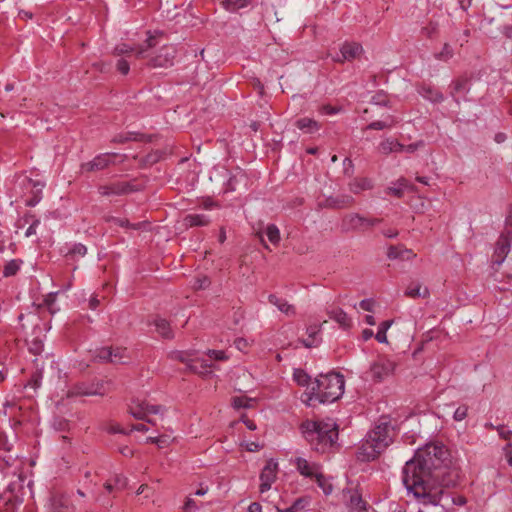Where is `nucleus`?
<instances>
[{"mask_svg": "<svg viewBox=\"0 0 512 512\" xmlns=\"http://www.w3.org/2000/svg\"><path fill=\"white\" fill-rule=\"evenodd\" d=\"M363 53L364 49L361 43L346 40L340 45L339 52L330 54V57L334 63L344 64L356 60Z\"/></svg>", "mask_w": 512, "mask_h": 512, "instance_id": "6", "label": "nucleus"}, {"mask_svg": "<svg viewBox=\"0 0 512 512\" xmlns=\"http://www.w3.org/2000/svg\"><path fill=\"white\" fill-rule=\"evenodd\" d=\"M153 138L154 135L128 131L116 134L111 141L115 144H124L130 141L150 143L153 141Z\"/></svg>", "mask_w": 512, "mask_h": 512, "instance_id": "20", "label": "nucleus"}, {"mask_svg": "<svg viewBox=\"0 0 512 512\" xmlns=\"http://www.w3.org/2000/svg\"><path fill=\"white\" fill-rule=\"evenodd\" d=\"M341 111V108L340 107H336V106H332L330 104H325V105H322L320 108H319V112L322 114V115H336L338 114L339 112Z\"/></svg>", "mask_w": 512, "mask_h": 512, "instance_id": "56", "label": "nucleus"}, {"mask_svg": "<svg viewBox=\"0 0 512 512\" xmlns=\"http://www.w3.org/2000/svg\"><path fill=\"white\" fill-rule=\"evenodd\" d=\"M228 178L224 183V193L234 192L238 184L246 179V174L241 168H237L235 172L227 171Z\"/></svg>", "mask_w": 512, "mask_h": 512, "instance_id": "24", "label": "nucleus"}, {"mask_svg": "<svg viewBox=\"0 0 512 512\" xmlns=\"http://www.w3.org/2000/svg\"><path fill=\"white\" fill-rule=\"evenodd\" d=\"M327 201L329 202L330 206L334 208H344L353 202V198L349 196H342L340 198H329Z\"/></svg>", "mask_w": 512, "mask_h": 512, "instance_id": "50", "label": "nucleus"}, {"mask_svg": "<svg viewBox=\"0 0 512 512\" xmlns=\"http://www.w3.org/2000/svg\"><path fill=\"white\" fill-rule=\"evenodd\" d=\"M347 494L349 496L347 500V506L351 512H365L366 511V503L363 501L361 495L355 490H348Z\"/></svg>", "mask_w": 512, "mask_h": 512, "instance_id": "27", "label": "nucleus"}, {"mask_svg": "<svg viewBox=\"0 0 512 512\" xmlns=\"http://www.w3.org/2000/svg\"><path fill=\"white\" fill-rule=\"evenodd\" d=\"M459 477L449 450L441 443L426 444L403 468V483L421 505L418 512H442L444 489L456 486Z\"/></svg>", "mask_w": 512, "mask_h": 512, "instance_id": "1", "label": "nucleus"}, {"mask_svg": "<svg viewBox=\"0 0 512 512\" xmlns=\"http://www.w3.org/2000/svg\"><path fill=\"white\" fill-rule=\"evenodd\" d=\"M23 263H24L23 260L18 259V258L11 259L10 261H8L4 265L3 270H2L3 277L9 278V277L15 276L20 271Z\"/></svg>", "mask_w": 512, "mask_h": 512, "instance_id": "36", "label": "nucleus"}, {"mask_svg": "<svg viewBox=\"0 0 512 512\" xmlns=\"http://www.w3.org/2000/svg\"><path fill=\"white\" fill-rule=\"evenodd\" d=\"M23 186L26 189H30V195L25 199V206L35 207L42 200V190L45 184L38 180L25 178Z\"/></svg>", "mask_w": 512, "mask_h": 512, "instance_id": "17", "label": "nucleus"}, {"mask_svg": "<svg viewBox=\"0 0 512 512\" xmlns=\"http://www.w3.org/2000/svg\"><path fill=\"white\" fill-rule=\"evenodd\" d=\"M388 127H390V124H388L387 122L377 120V121H373V122L369 123L367 125L366 129L367 130H383Z\"/></svg>", "mask_w": 512, "mask_h": 512, "instance_id": "60", "label": "nucleus"}, {"mask_svg": "<svg viewBox=\"0 0 512 512\" xmlns=\"http://www.w3.org/2000/svg\"><path fill=\"white\" fill-rule=\"evenodd\" d=\"M154 326L156 331L165 339H172L174 337V333L171 329L170 323L161 317H156L154 319Z\"/></svg>", "mask_w": 512, "mask_h": 512, "instance_id": "33", "label": "nucleus"}, {"mask_svg": "<svg viewBox=\"0 0 512 512\" xmlns=\"http://www.w3.org/2000/svg\"><path fill=\"white\" fill-rule=\"evenodd\" d=\"M116 70L121 75H127L130 71V63L126 59L120 58L116 62Z\"/></svg>", "mask_w": 512, "mask_h": 512, "instance_id": "54", "label": "nucleus"}, {"mask_svg": "<svg viewBox=\"0 0 512 512\" xmlns=\"http://www.w3.org/2000/svg\"><path fill=\"white\" fill-rule=\"evenodd\" d=\"M308 504V500L304 497L296 499L293 504L291 505L292 509L295 512H299L305 508V506Z\"/></svg>", "mask_w": 512, "mask_h": 512, "instance_id": "61", "label": "nucleus"}, {"mask_svg": "<svg viewBox=\"0 0 512 512\" xmlns=\"http://www.w3.org/2000/svg\"><path fill=\"white\" fill-rule=\"evenodd\" d=\"M177 56V49L174 45H163L157 52L150 57L147 66L151 68H169L174 65Z\"/></svg>", "mask_w": 512, "mask_h": 512, "instance_id": "8", "label": "nucleus"}, {"mask_svg": "<svg viewBox=\"0 0 512 512\" xmlns=\"http://www.w3.org/2000/svg\"><path fill=\"white\" fill-rule=\"evenodd\" d=\"M392 323H393L392 320H385L379 324L377 333L375 335V339L379 343H387L388 342L386 333H387V330L391 327Z\"/></svg>", "mask_w": 512, "mask_h": 512, "instance_id": "44", "label": "nucleus"}, {"mask_svg": "<svg viewBox=\"0 0 512 512\" xmlns=\"http://www.w3.org/2000/svg\"><path fill=\"white\" fill-rule=\"evenodd\" d=\"M134 50H135L134 47H132L131 45L126 44V43H120L114 47L113 54L116 56H121L124 54H129V53L133 52Z\"/></svg>", "mask_w": 512, "mask_h": 512, "instance_id": "53", "label": "nucleus"}, {"mask_svg": "<svg viewBox=\"0 0 512 512\" xmlns=\"http://www.w3.org/2000/svg\"><path fill=\"white\" fill-rule=\"evenodd\" d=\"M296 468L299 473L305 477H315L320 471V466L316 463H309L302 457H297L295 460Z\"/></svg>", "mask_w": 512, "mask_h": 512, "instance_id": "26", "label": "nucleus"}, {"mask_svg": "<svg viewBox=\"0 0 512 512\" xmlns=\"http://www.w3.org/2000/svg\"><path fill=\"white\" fill-rule=\"evenodd\" d=\"M211 219L205 214H188L184 218L187 227H204L209 225Z\"/></svg>", "mask_w": 512, "mask_h": 512, "instance_id": "31", "label": "nucleus"}, {"mask_svg": "<svg viewBox=\"0 0 512 512\" xmlns=\"http://www.w3.org/2000/svg\"><path fill=\"white\" fill-rule=\"evenodd\" d=\"M265 235L267 236L269 241L274 245H277L280 242L279 228L273 223L267 225L265 229Z\"/></svg>", "mask_w": 512, "mask_h": 512, "instance_id": "45", "label": "nucleus"}, {"mask_svg": "<svg viewBox=\"0 0 512 512\" xmlns=\"http://www.w3.org/2000/svg\"><path fill=\"white\" fill-rule=\"evenodd\" d=\"M42 374L40 372H35L31 375L28 385L34 389H37L41 386Z\"/></svg>", "mask_w": 512, "mask_h": 512, "instance_id": "59", "label": "nucleus"}, {"mask_svg": "<svg viewBox=\"0 0 512 512\" xmlns=\"http://www.w3.org/2000/svg\"><path fill=\"white\" fill-rule=\"evenodd\" d=\"M327 419H307L300 426L312 449L320 453H325L338 439L337 424L332 418Z\"/></svg>", "mask_w": 512, "mask_h": 512, "instance_id": "3", "label": "nucleus"}, {"mask_svg": "<svg viewBox=\"0 0 512 512\" xmlns=\"http://www.w3.org/2000/svg\"><path fill=\"white\" fill-rule=\"evenodd\" d=\"M294 126L305 134L317 133L322 125L313 118L302 117L295 121Z\"/></svg>", "mask_w": 512, "mask_h": 512, "instance_id": "25", "label": "nucleus"}, {"mask_svg": "<svg viewBox=\"0 0 512 512\" xmlns=\"http://www.w3.org/2000/svg\"><path fill=\"white\" fill-rule=\"evenodd\" d=\"M416 92L426 101L432 104H441L445 100L444 94L434 85L428 82H419L415 86Z\"/></svg>", "mask_w": 512, "mask_h": 512, "instance_id": "15", "label": "nucleus"}, {"mask_svg": "<svg viewBox=\"0 0 512 512\" xmlns=\"http://www.w3.org/2000/svg\"><path fill=\"white\" fill-rule=\"evenodd\" d=\"M386 256L389 260L410 261L416 257L413 250L405 247L404 244L389 245Z\"/></svg>", "mask_w": 512, "mask_h": 512, "instance_id": "21", "label": "nucleus"}, {"mask_svg": "<svg viewBox=\"0 0 512 512\" xmlns=\"http://www.w3.org/2000/svg\"><path fill=\"white\" fill-rule=\"evenodd\" d=\"M404 144L391 139H386L380 143V149L384 154L392 152H403Z\"/></svg>", "mask_w": 512, "mask_h": 512, "instance_id": "39", "label": "nucleus"}, {"mask_svg": "<svg viewBox=\"0 0 512 512\" xmlns=\"http://www.w3.org/2000/svg\"><path fill=\"white\" fill-rule=\"evenodd\" d=\"M371 104L377 105L380 107H390V101L387 97V94L383 90L377 91L372 97H371Z\"/></svg>", "mask_w": 512, "mask_h": 512, "instance_id": "46", "label": "nucleus"}, {"mask_svg": "<svg viewBox=\"0 0 512 512\" xmlns=\"http://www.w3.org/2000/svg\"><path fill=\"white\" fill-rule=\"evenodd\" d=\"M315 480L318 486L323 490L325 495H329L332 493V484L328 481V479H326V477L320 471L316 474Z\"/></svg>", "mask_w": 512, "mask_h": 512, "instance_id": "49", "label": "nucleus"}, {"mask_svg": "<svg viewBox=\"0 0 512 512\" xmlns=\"http://www.w3.org/2000/svg\"><path fill=\"white\" fill-rule=\"evenodd\" d=\"M60 291L50 292L45 295L42 303L39 304V308L46 309L51 315L56 314L60 311V307L56 303V299Z\"/></svg>", "mask_w": 512, "mask_h": 512, "instance_id": "30", "label": "nucleus"}, {"mask_svg": "<svg viewBox=\"0 0 512 512\" xmlns=\"http://www.w3.org/2000/svg\"><path fill=\"white\" fill-rule=\"evenodd\" d=\"M106 221L112 222L119 227L126 228V229H132V230H140L144 224L143 222L131 223L126 218H119V217H115V216L108 217L106 219Z\"/></svg>", "mask_w": 512, "mask_h": 512, "instance_id": "38", "label": "nucleus"}, {"mask_svg": "<svg viewBox=\"0 0 512 512\" xmlns=\"http://www.w3.org/2000/svg\"><path fill=\"white\" fill-rule=\"evenodd\" d=\"M383 445L372 441L368 435L363 439L355 452V458L358 462L366 463L378 459L384 452Z\"/></svg>", "mask_w": 512, "mask_h": 512, "instance_id": "7", "label": "nucleus"}, {"mask_svg": "<svg viewBox=\"0 0 512 512\" xmlns=\"http://www.w3.org/2000/svg\"><path fill=\"white\" fill-rule=\"evenodd\" d=\"M52 426L56 431H66L71 429L70 421L66 418H54Z\"/></svg>", "mask_w": 512, "mask_h": 512, "instance_id": "52", "label": "nucleus"}, {"mask_svg": "<svg viewBox=\"0 0 512 512\" xmlns=\"http://www.w3.org/2000/svg\"><path fill=\"white\" fill-rule=\"evenodd\" d=\"M95 359L103 363L125 364L129 356L127 349L122 347H101L95 351Z\"/></svg>", "mask_w": 512, "mask_h": 512, "instance_id": "10", "label": "nucleus"}, {"mask_svg": "<svg viewBox=\"0 0 512 512\" xmlns=\"http://www.w3.org/2000/svg\"><path fill=\"white\" fill-rule=\"evenodd\" d=\"M111 385L110 381L102 379L78 382L69 388L67 396H103L110 391Z\"/></svg>", "mask_w": 512, "mask_h": 512, "instance_id": "4", "label": "nucleus"}, {"mask_svg": "<svg viewBox=\"0 0 512 512\" xmlns=\"http://www.w3.org/2000/svg\"><path fill=\"white\" fill-rule=\"evenodd\" d=\"M278 463L273 459L267 461L265 467L260 474V492L264 493L271 488L272 483L276 480Z\"/></svg>", "mask_w": 512, "mask_h": 512, "instance_id": "19", "label": "nucleus"}, {"mask_svg": "<svg viewBox=\"0 0 512 512\" xmlns=\"http://www.w3.org/2000/svg\"><path fill=\"white\" fill-rule=\"evenodd\" d=\"M359 307L365 311L372 312L374 308V300L370 298L363 299L360 301Z\"/></svg>", "mask_w": 512, "mask_h": 512, "instance_id": "64", "label": "nucleus"}, {"mask_svg": "<svg viewBox=\"0 0 512 512\" xmlns=\"http://www.w3.org/2000/svg\"><path fill=\"white\" fill-rule=\"evenodd\" d=\"M341 229L344 232L364 233L368 230L366 216L359 213H350L343 217Z\"/></svg>", "mask_w": 512, "mask_h": 512, "instance_id": "13", "label": "nucleus"}, {"mask_svg": "<svg viewBox=\"0 0 512 512\" xmlns=\"http://www.w3.org/2000/svg\"><path fill=\"white\" fill-rule=\"evenodd\" d=\"M207 355L211 359L216 360V361H224V360L228 359V356L226 355V353L223 350L209 349L207 351Z\"/></svg>", "mask_w": 512, "mask_h": 512, "instance_id": "55", "label": "nucleus"}, {"mask_svg": "<svg viewBox=\"0 0 512 512\" xmlns=\"http://www.w3.org/2000/svg\"><path fill=\"white\" fill-rule=\"evenodd\" d=\"M344 376L338 372L321 374L311 383L310 391L303 393L302 401L310 407L337 401L344 393Z\"/></svg>", "mask_w": 512, "mask_h": 512, "instance_id": "2", "label": "nucleus"}, {"mask_svg": "<svg viewBox=\"0 0 512 512\" xmlns=\"http://www.w3.org/2000/svg\"><path fill=\"white\" fill-rule=\"evenodd\" d=\"M268 301L272 305H275L281 312L285 313L286 315L296 314V310L293 305L289 304L285 299L279 298L275 294H270L268 296Z\"/></svg>", "mask_w": 512, "mask_h": 512, "instance_id": "29", "label": "nucleus"}, {"mask_svg": "<svg viewBox=\"0 0 512 512\" xmlns=\"http://www.w3.org/2000/svg\"><path fill=\"white\" fill-rule=\"evenodd\" d=\"M211 281L207 276H203L201 278H197L195 282V287L197 289H206L210 286Z\"/></svg>", "mask_w": 512, "mask_h": 512, "instance_id": "63", "label": "nucleus"}, {"mask_svg": "<svg viewBox=\"0 0 512 512\" xmlns=\"http://www.w3.org/2000/svg\"><path fill=\"white\" fill-rule=\"evenodd\" d=\"M438 30V25L435 23H429L427 26L423 27L421 33L428 38H432Z\"/></svg>", "mask_w": 512, "mask_h": 512, "instance_id": "58", "label": "nucleus"}, {"mask_svg": "<svg viewBox=\"0 0 512 512\" xmlns=\"http://www.w3.org/2000/svg\"><path fill=\"white\" fill-rule=\"evenodd\" d=\"M454 55L453 48L450 44L445 43L442 47V49L434 54L435 59L443 62H447L450 60Z\"/></svg>", "mask_w": 512, "mask_h": 512, "instance_id": "48", "label": "nucleus"}, {"mask_svg": "<svg viewBox=\"0 0 512 512\" xmlns=\"http://www.w3.org/2000/svg\"><path fill=\"white\" fill-rule=\"evenodd\" d=\"M512 238L510 232H501L494 249L493 264L501 265L510 252Z\"/></svg>", "mask_w": 512, "mask_h": 512, "instance_id": "14", "label": "nucleus"}, {"mask_svg": "<svg viewBox=\"0 0 512 512\" xmlns=\"http://www.w3.org/2000/svg\"><path fill=\"white\" fill-rule=\"evenodd\" d=\"M113 484L116 489L122 490L127 485V479L121 475H115V477L113 478Z\"/></svg>", "mask_w": 512, "mask_h": 512, "instance_id": "62", "label": "nucleus"}, {"mask_svg": "<svg viewBox=\"0 0 512 512\" xmlns=\"http://www.w3.org/2000/svg\"><path fill=\"white\" fill-rule=\"evenodd\" d=\"M373 188V183L369 178H356L350 184V190L357 194L364 190H370Z\"/></svg>", "mask_w": 512, "mask_h": 512, "instance_id": "40", "label": "nucleus"}, {"mask_svg": "<svg viewBox=\"0 0 512 512\" xmlns=\"http://www.w3.org/2000/svg\"><path fill=\"white\" fill-rule=\"evenodd\" d=\"M141 185L133 181H118L107 185H101L98 192L102 196H122L141 191Z\"/></svg>", "mask_w": 512, "mask_h": 512, "instance_id": "9", "label": "nucleus"}, {"mask_svg": "<svg viewBox=\"0 0 512 512\" xmlns=\"http://www.w3.org/2000/svg\"><path fill=\"white\" fill-rule=\"evenodd\" d=\"M60 254L67 260H76L77 257H84L87 254V247L82 243H66L60 248Z\"/></svg>", "mask_w": 512, "mask_h": 512, "instance_id": "23", "label": "nucleus"}, {"mask_svg": "<svg viewBox=\"0 0 512 512\" xmlns=\"http://www.w3.org/2000/svg\"><path fill=\"white\" fill-rule=\"evenodd\" d=\"M396 426L392 424L388 418H380L368 432V436L372 438L373 442L383 445L385 450L396 436Z\"/></svg>", "mask_w": 512, "mask_h": 512, "instance_id": "5", "label": "nucleus"}, {"mask_svg": "<svg viewBox=\"0 0 512 512\" xmlns=\"http://www.w3.org/2000/svg\"><path fill=\"white\" fill-rule=\"evenodd\" d=\"M222 7L230 13H235L251 4V0H223Z\"/></svg>", "mask_w": 512, "mask_h": 512, "instance_id": "37", "label": "nucleus"}, {"mask_svg": "<svg viewBox=\"0 0 512 512\" xmlns=\"http://www.w3.org/2000/svg\"><path fill=\"white\" fill-rule=\"evenodd\" d=\"M422 287L420 284H417L415 286H410L405 291V295L411 298H426L429 295L428 289L425 287L423 291H421Z\"/></svg>", "mask_w": 512, "mask_h": 512, "instance_id": "47", "label": "nucleus"}, {"mask_svg": "<svg viewBox=\"0 0 512 512\" xmlns=\"http://www.w3.org/2000/svg\"><path fill=\"white\" fill-rule=\"evenodd\" d=\"M193 355L194 351H172L170 353V359L179 361L181 363H184L186 365V370L189 371V368L193 361Z\"/></svg>", "mask_w": 512, "mask_h": 512, "instance_id": "35", "label": "nucleus"}, {"mask_svg": "<svg viewBox=\"0 0 512 512\" xmlns=\"http://www.w3.org/2000/svg\"><path fill=\"white\" fill-rule=\"evenodd\" d=\"M395 367L396 365L392 360L386 357L378 358L370 366L372 379L375 382H382L384 379H386L387 377L394 373Z\"/></svg>", "mask_w": 512, "mask_h": 512, "instance_id": "11", "label": "nucleus"}, {"mask_svg": "<svg viewBox=\"0 0 512 512\" xmlns=\"http://www.w3.org/2000/svg\"><path fill=\"white\" fill-rule=\"evenodd\" d=\"M293 379L298 385L307 386L310 390L311 387H309V385L311 382V376L305 370L301 368L294 369Z\"/></svg>", "mask_w": 512, "mask_h": 512, "instance_id": "41", "label": "nucleus"}, {"mask_svg": "<svg viewBox=\"0 0 512 512\" xmlns=\"http://www.w3.org/2000/svg\"><path fill=\"white\" fill-rule=\"evenodd\" d=\"M254 403L255 401L253 399L245 396H236L232 398L231 405L236 411H239L241 409L252 407Z\"/></svg>", "mask_w": 512, "mask_h": 512, "instance_id": "42", "label": "nucleus"}, {"mask_svg": "<svg viewBox=\"0 0 512 512\" xmlns=\"http://www.w3.org/2000/svg\"><path fill=\"white\" fill-rule=\"evenodd\" d=\"M165 156V152L163 150L157 149L153 150L147 155L138 159V164L140 168H149L154 164L161 161Z\"/></svg>", "mask_w": 512, "mask_h": 512, "instance_id": "28", "label": "nucleus"}, {"mask_svg": "<svg viewBox=\"0 0 512 512\" xmlns=\"http://www.w3.org/2000/svg\"><path fill=\"white\" fill-rule=\"evenodd\" d=\"M118 156L117 153L107 152L96 155L91 161L81 164V170L83 172H95L101 171L108 168L110 165L115 164V158Z\"/></svg>", "mask_w": 512, "mask_h": 512, "instance_id": "12", "label": "nucleus"}, {"mask_svg": "<svg viewBox=\"0 0 512 512\" xmlns=\"http://www.w3.org/2000/svg\"><path fill=\"white\" fill-rule=\"evenodd\" d=\"M148 37L147 39L145 40V43H146V47L145 48H141L139 51H137V55L138 57H143L144 55V52L149 49V48H152L156 45V42H155V37L152 35V33L150 31H148Z\"/></svg>", "mask_w": 512, "mask_h": 512, "instance_id": "57", "label": "nucleus"}, {"mask_svg": "<svg viewBox=\"0 0 512 512\" xmlns=\"http://www.w3.org/2000/svg\"><path fill=\"white\" fill-rule=\"evenodd\" d=\"M21 410V407L14 400H6L3 402L2 407L0 409V415L17 416L18 412Z\"/></svg>", "mask_w": 512, "mask_h": 512, "instance_id": "43", "label": "nucleus"}, {"mask_svg": "<svg viewBox=\"0 0 512 512\" xmlns=\"http://www.w3.org/2000/svg\"><path fill=\"white\" fill-rule=\"evenodd\" d=\"M166 412V409L162 405L150 404L147 401L137 400L136 407H130L129 413L130 416H151V415H163Z\"/></svg>", "mask_w": 512, "mask_h": 512, "instance_id": "18", "label": "nucleus"}, {"mask_svg": "<svg viewBox=\"0 0 512 512\" xmlns=\"http://www.w3.org/2000/svg\"><path fill=\"white\" fill-rule=\"evenodd\" d=\"M330 319L336 321L341 327L349 328L351 326V318L341 308H335L328 312Z\"/></svg>", "mask_w": 512, "mask_h": 512, "instance_id": "32", "label": "nucleus"}, {"mask_svg": "<svg viewBox=\"0 0 512 512\" xmlns=\"http://www.w3.org/2000/svg\"><path fill=\"white\" fill-rule=\"evenodd\" d=\"M44 344L41 339L34 338L30 343L28 350L33 355H40L43 351Z\"/></svg>", "mask_w": 512, "mask_h": 512, "instance_id": "51", "label": "nucleus"}, {"mask_svg": "<svg viewBox=\"0 0 512 512\" xmlns=\"http://www.w3.org/2000/svg\"><path fill=\"white\" fill-rule=\"evenodd\" d=\"M449 95L451 96L453 102L456 106H460L461 101L459 95H467L471 89L470 79L466 76H460L454 80L449 85Z\"/></svg>", "mask_w": 512, "mask_h": 512, "instance_id": "16", "label": "nucleus"}, {"mask_svg": "<svg viewBox=\"0 0 512 512\" xmlns=\"http://www.w3.org/2000/svg\"><path fill=\"white\" fill-rule=\"evenodd\" d=\"M307 338L299 339V342L306 348L317 347L321 343V325L312 324L306 329Z\"/></svg>", "mask_w": 512, "mask_h": 512, "instance_id": "22", "label": "nucleus"}, {"mask_svg": "<svg viewBox=\"0 0 512 512\" xmlns=\"http://www.w3.org/2000/svg\"><path fill=\"white\" fill-rule=\"evenodd\" d=\"M212 364L208 363L205 359H193L192 364L189 368V372L200 375H207L210 373Z\"/></svg>", "mask_w": 512, "mask_h": 512, "instance_id": "34", "label": "nucleus"}]
</instances>
